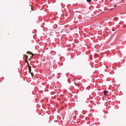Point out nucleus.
I'll use <instances>...</instances> for the list:
<instances>
[{
    "mask_svg": "<svg viewBox=\"0 0 126 126\" xmlns=\"http://www.w3.org/2000/svg\"><path fill=\"white\" fill-rule=\"evenodd\" d=\"M108 92L107 91H104V94L105 95H107V93H108Z\"/></svg>",
    "mask_w": 126,
    "mask_h": 126,
    "instance_id": "4",
    "label": "nucleus"
},
{
    "mask_svg": "<svg viewBox=\"0 0 126 126\" xmlns=\"http://www.w3.org/2000/svg\"><path fill=\"white\" fill-rule=\"evenodd\" d=\"M29 67V71L32 77L34 75L33 73L31 72V67L30 66V65H29V67Z\"/></svg>",
    "mask_w": 126,
    "mask_h": 126,
    "instance_id": "1",
    "label": "nucleus"
},
{
    "mask_svg": "<svg viewBox=\"0 0 126 126\" xmlns=\"http://www.w3.org/2000/svg\"><path fill=\"white\" fill-rule=\"evenodd\" d=\"M111 9H112L110 8V10H111Z\"/></svg>",
    "mask_w": 126,
    "mask_h": 126,
    "instance_id": "12",
    "label": "nucleus"
},
{
    "mask_svg": "<svg viewBox=\"0 0 126 126\" xmlns=\"http://www.w3.org/2000/svg\"><path fill=\"white\" fill-rule=\"evenodd\" d=\"M75 84L76 85H77L76 84V83H75Z\"/></svg>",
    "mask_w": 126,
    "mask_h": 126,
    "instance_id": "9",
    "label": "nucleus"
},
{
    "mask_svg": "<svg viewBox=\"0 0 126 126\" xmlns=\"http://www.w3.org/2000/svg\"><path fill=\"white\" fill-rule=\"evenodd\" d=\"M87 1L88 2H90L91 1V0H87Z\"/></svg>",
    "mask_w": 126,
    "mask_h": 126,
    "instance_id": "7",
    "label": "nucleus"
},
{
    "mask_svg": "<svg viewBox=\"0 0 126 126\" xmlns=\"http://www.w3.org/2000/svg\"><path fill=\"white\" fill-rule=\"evenodd\" d=\"M25 57H26V60H27L28 57V56L27 55H25Z\"/></svg>",
    "mask_w": 126,
    "mask_h": 126,
    "instance_id": "6",
    "label": "nucleus"
},
{
    "mask_svg": "<svg viewBox=\"0 0 126 126\" xmlns=\"http://www.w3.org/2000/svg\"><path fill=\"white\" fill-rule=\"evenodd\" d=\"M116 5H114V7H116Z\"/></svg>",
    "mask_w": 126,
    "mask_h": 126,
    "instance_id": "8",
    "label": "nucleus"
},
{
    "mask_svg": "<svg viewBox=\"0 0 126 126\" xmlns=\"http://www.w3.org/2000/svg\"><path fill=\"white\" fill-rule=\"evenodd\" d=\"M26 62L27 63L28 65V67H29V65H30L29 64L28 62V61H27V60H26Z\"/></svg>",
    "mask_w": 126,
    "mask_h": 126,
    "instance_id": "5",
    "label": "nucleus"
},
{
    "mask_svg": "<svg viewBox=\"0 0 126 126\" xmlns=\"http://www.w3.org/2000/svg\"><path fill=\"white\" fill-rule=\"evenodd\" d=\"M27 53L30 54L32 55V56H31V57L28 60L29 61L31 59V58L32 57L33 54L32 53V52H30L29 51H27Z\"/></svg>",
    "mask_w": 126,
    "mask_h": 126,
    "instance_id": "3",
    "label": "nucleus"
},
{
    "mask_svg": "<svg viewBox=\"0 0 126 126\" xmlns=\"http://www.w3.org/2000/svg\"><path fill=\"white\" fill-rule=\"evenodd\" d=\"M27 53L30 54L32 55V56H31V57L28 60L29 61L31 59V58L32 57L33 54L32 53V52H30L29 51H27Z\"/></svg>",
    "mask_w": 126,
    "mask_h": 126,
    "instance_id": "2",
    "label": "nucleus"
},
{
    "mask_svg": "<svg viewBox=\"0 0 126 126\" xmlns=\"http://www.w3.org/2000/svg\"><path fill=\"white\" fill-rule=\"evenodd\" d=\"M55 88H56V86H55Z\"/></svg>",
    "mask_w": 126,
    "mask_h": 126,
    "instance_id": "11",
    "label": "nucleus"
},
{
    "mask_svg": "<svg viewBox=\"0 0 126 126\" xmlns=\"http://www.w3.org/2000/svg\"><path fill=\"white\" fill-rule=\"evenodd\" d=\"M25 55H24V56H25Z\"/></svg>",
    "mask_w": 126,
    "mask_h": 126,
    "instance_id": "10",
    "label": "nucleus"
}]
</instances>
